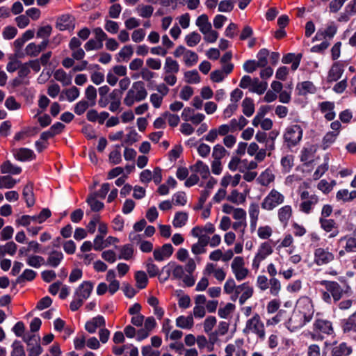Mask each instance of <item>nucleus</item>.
<instances>
[{
  "label": "nucleus",
  "mask_w": 356,
  "mask_h": 356,
  "mask_svg": "<svg viewBox=\"0 0 356 356\" xmlns=\"http://www.w3.org/2000/svg\"><path fill=\"white\" fill-rule=\"evenodd\" d=\"M202 37L196 31H193L185 37V42L189 47H193L196 46L201 41Z\"/></svg>",
  "instance_id": "obj_54"
},
{
  "label": "nucleus",
  "mask_w": 356,
  "mask_h": 356,
  "mask_svg": "<svg viewBox=\"0 0 356 356\" xmlns=\"http://www.w3.org/2000/svg\"><path fill=\"white\" fill-rule=\"evenodd\" d=\"M17 250V245L13 241H10L3 245H0V258L6 254L14 255Z\"/></svg>",
  "instance_id": "obj_51"
},
{
  "label": "nucleus",
  "mask_w": 356,
  "mask_h": 356,
  "mask_svg": "<svg viewBox=\"0 0 356 356\" xmlns=\"http://www.w3.org/2000/svg\"><path fill=\"white\" fill-rule=\"evenodd\" d=\"M324 163L320 165L313 174V179L314 180L319 179L328 170L329 168V157L326 155L324 158Z\"/></svg>",
  "instance_id": "obj_50"
},
{
  "label": "nucleus",
  "mask_w": 356,
  "mask_h": 356,
  "mask_svg": "<svg viewBox=\"0 0 356 356\" xmlns=\"http://www.w3.org/2000/svg\"><path fill=\"white\" fill-rule=\"evenodd\" d=\"M147 96V92L143 81H138L134 82L131 88L127 91L124 99V103L127 106H131L135 102H139Z\"/></svg>",
  "instance_id": "obj_2"
},
{
  "label": "nucleus",
  "mask_w": 356,
  "mask_h": 356,
  "mask_svg": "<svg viewBox=\"0 0 356 356\" xmlns=\"http://www.w3.org/2000/svg\"><path fill=\"white\" fill-rule=\"evenodd\" d=\"M174 252V248L170 243H165L161 247L155 248L153 251V256L156 261H162L169 258Z\"/></svg>",
  "instance_id": "obj_16"
},
{
  "label": "nucleus",
  "mask_w": 356,
  "mask_h": 356,
  "mask_svg": "<svg viewBox=\"0 0 356 356\" xmlns=\"http://www.w3.org/2000/svg\"><path fill=\"white\" fill-rule=\"evenodd\" d=\"M80 95V90L76 86H72L61 91L59 96L60 101L67 100L69 102L75 101Z\"/></svg>",
  "instance_id": "obj_20"
},
{
  "label": "nucleus",
  "mask_w": 356,
  "mask_h": 356,
  "mask_svg": "<svg viewBox=\"0 0 356 356\" xmlns=\"http://www.w3.org/2000/svg\"><path fill=\"white\" fill-rule=\"evenodd\" d=\"M342 328L344 332L356 331V311L346 320Z\"/></svg>",
  "instance_id": "obj_52"
},
{
  "label": "nucleus",
  "mask_w": 356,
  "mask_h": 356,
  "mask_svg": "<svg viewBox=\"0 0 356 356\" xmlns=\"http://www.w3.org/2000/svg\"><path fill=\"white\" fill-rule=\"evenodd\" d=\"M22 169L20 167L14 165L9 161H6L1 165V172L3 174H13L18 175L21 172Z\"/></svg>",
  "instance_id": "obj_41"
},
{
  "label": "nucleus",
  "mask_w": 356,
  "mask_h": 356,
  "mask_svg": "<svg viewBox=\"0 0 356 356\" xmlns=\"http://www.w3.org/2000/svg\"><path fill=\"white\" fill-rule=\"evenodd\" d=\"M248 212L250 218V227L252 231H253L257 227V224L260 213L259 205L256 203L250 204Z\"/></svg>",
  "instance_id": "obj_26"
},
{
  "label": "nucleus",
  "mask_w": 356,
  "mask_h": 356,
  "mask_svg": "<svg viewBox=\"0 0 356 356\" xmlns=\"http://www.w3.org/2000/svg\"><path fill=\"white\" fill-rule=\"evenodd\" d=\"M195 24L202 33H207L212 28V25L206 14L200 15L196 19Z\"/></svg>",
  "instance_id": "obj_28"
},
{
  "label": "nucleus",
  "mask_w": 356,
  "mask_h": 356,
  "mask_svg": "<svg viewBox=\"0 0 356 356\" xmlns=\"http://www.w3.org/2000/svg\"><path fill=\"white\" fill-rule=\"evenodd\" d=\"M14 155L20 161L32 160L35 157L33 151L28 148H19L16 150Z\"/></svg>",
  "instance_id": "obj_30"
},
{
  "label": "nucleus",
  "mask_w": 356,
  "mask_h": 356,
  "mask_svg": "<svg viewBox=\"0 0 356 356\" xmlns=\"http://www.w3.org/2000/svg\"><path fill=\"white\" fill-rule=\"evenodd\" d=\"M284 200V195L277 190L273 188L262 200L261 207L264 210L273 211L283 204Z\"/></svg>",
  "instance_id": "obj_5"
},
{
  "label": "nucleus",
  "mask_w": 356,
  "mask_h": 356,
  "mask_svg": "<svg viewBox=\"0 0 356 356\" xmlns=\"http://www.w3.org/2000/svg\"><path fill=\"white\" fill-rule=\"evenodd\" d=\"M227 153V152L225 147L221 145L218 144L213 147L212 157L213 158V160L220 161L225 156Z\"/></svg>",
  "instance_id": "obj_62"
},
{
  "label": "nucleus",
  "mask_w": 356,
  "mask_h": 356,
  "mask_svg": "<svg viewBox=\"0 0 356 356\" xmlns=\"http://www.w3.org/2000/svg\"><path fill=\"white\" fill-rule=\"evenodd\" d=\"M337 31V27L335 25H329L325 30H318L313 40L314 41L315 40H322L327 38L331 39L334 36Z\"/></svg>",
  "instance_id": "obj_25"
},
{
  "label": "nucleus",
  "mask_w": 356,
  "mask_h": 356,
  "mask_svg": "<svg viewBox=\"0 0 356 356\" xmlns=\"http://www.w3.org/2000/svg\"><path fill=\"white\" fill-rule=\"evenodd\" d=\"M93 290V284L90 281L83 282L76 289L74 295V300L70 305L72 311L78 310L87 300Z\"/></svg>",
  "instance_id": "obj_1"
},
{
  "label": "nucleus",
  "mask_w": 356,
  "mask_h": 356,
  "mask_svg": "<svg viewBox=\"0 0 356 356\" xmlns=\"http://www.w3.org/2000/svg\"><path fill=\"white\" fill-rule=\"evenodd\" d=\"M351 353L352 348L346 343H341L332 348L331 355L332 356H348Z\"/></svg>",
  "instance_id": "obj_32"
},
{
  "label": "nucleus",
  "mask_w": 356,
  "mask_h": 356,
  "mask_svg": "<svg viewBox=\"0 0 356 356\" xmlns=\"http://www.w3.org/2000/svg\"><path fill=\"white\" fill-rule=\"evenodd\" d=\"M301 203L300 204V211L304 213L309 214L312 211L314 207L319 201L318 197L315 194H310L307 191H303L300 193Z\"/></svg>",
  "instance_id": "obj_9"
},
{
  "label": "nucleus",
  "mask_w": 356,
  "mask_h": 356,
  "mask_svg": "<svg viewBox=\"0 0 356 356\" xmlns=\"http://www.w3.org/2000/svg\"><path fill=\"white\" fill-rule=\"evenodd\" d=\"M308 322L309 321H306L302 315L294 312L287 321L286 326L291 332H295Z\"/></svg>",
  "instance_id": "obj_15"
},
{
  "label": "nucleus",
  "mask_w": 356,
  "mask_h": 356,
  "mask_svg": "<svg viewBox=\"0 0 356 356\" xmlns=\"http://www.w3.org/2000/svg\"><path fill=\"white\" fill-rule=\"evenodd\" d=\"M270 293L273 296H278L281 290L280 282L275 277H271L269 280Z\"/></svg>",
  "instance_id": "obj_63"
},
{
  "label": "nucleus",
  "mask_w": 356,
  "mask_h": 356,
  "mask_svg": "<svg viewBox=\"0 0 356 356\" xmlns=\"http://www.w3.org/2000/svg\"><path fill=\"white\" fill-rule=\"evenodd\" d=\"M120 254L118 256L120 259L129 260L133 258L134 249L132 245L126 244L120 248Z\"/></svg>",
  "instance_id": "obj_40"
},
{
  "label": "nucleus",
  "mask_w": 356,
  "mask_h": 356,
  "mask_svg": "<svg viewBox=\"0 0 356 356\" xmlns=\"http://www.w3.org/2000/svg\"><path fill=\"white\" fill-rule=\"evenodd\" d=\"M23 196L29 207H32L35 203V199L33 196V185L28 184L25 186L23 190Z\"/></svg>",
  "instance_id": "obj_43"
},
{
  "label": "nucleus",
  "mask_w": 356,
  "mask_h": 356,
  "mask_svg": "<svg viewBox=\"0 0 356 356\" xmlns=\"http://www.w3.org/2000/svg\"><path fill=\"white\" fill-rule=\"evenodd\" d=\"M321 227L326 232L330 233L329 238H334L339 234L338 225L333 219H327L324 218H319Z\"/></svg>",
  "instance_id": "obj_14"
},
{
  "label": "nucleus",
  "mask_w": 356,
  "mask_h": 356,
  "mask_svg": "<svg viewBox=\"0 0 356 356\" xmlns=\"http://www.w3.org/2000/svg\"><path fill=\"white\" fill-rule=\"evenodd\" d=\"M26 262L31 267L39 268L45 264V259L42 256L31 254L27 257Z\"/></svg>",
  "instance_id": "obj_37"
},
{
  "label": "nucleus",
  "mask_w": 356,
  "mask_h": 356,
  "mask_svg": "<svg viewBox=\"0 0 356 356\" xmlns=\"http://www.w3.org/2000/svg\"><path fill=\"white\" fill-rule=\"evenodd\" d=\"M54 77L56 81L60 82L63 86H67L72 83V76L62 69L57 70L54 74Z\"/></svg>",
  "instance_id": "obj_35"
},
{
  "label": "nucleus",
  "mask_w": 356,
  "mask_h": 356,
  "mask_svg": "<svg viewBox=\"0 0 356 356\" xmlns=\"http://www.w3.org/2000/svg\"><path fill=\"white\" fill-rule=\"evenodd\" d=\"M147 272L150 277L159 275V267L154 263L152 258H148L145 262Z\"/></svg>",
  "instance_id": "obj_60"
},
{
  "label": "nucleus",
  "mask_w": 356,
  "mask_h": 356,
  "mask_svg": "<svg viewBox=\"0 0 356 356\" xmlns=\"http://www.w3.org/2000/svg\"><path fill=\"white\" fill-rule=\"evenodd\" d=\"M242 289L243 292L238 299L241 305H243L248 299L252 296L254 291L253 288L247 282H245V286L242 287Z\"/></svg>",
  "instance_id": "obj_57"
},
{
  "label": "nucleus",
  "mask_w": 356,
  "mask_h": 356,
  "mask_svg": "<svg viewBox=\"0 0 356 356\" xmlns=\"http://www.w3.org/2000/svg\"><path fill=\"white\" fill-rule=\"evenodd\" d=\"M268 88V83L266 81H260L258 78H254L252 87L249 88L251 92L258 95H262L265 92Z\"/></svg>",
  "instance_id": "obj_34"
},
{
  "label": "nucleus",
  "mask_w": 356,
  "mask_h": 356,
  "mask_svg": "<svg viewBox=\"0 0 356 356\" xmlns=\"http://www.w3.org/2000/svg\"><path fill=\"white\" fill-rule=\"evenodd\" d=\"M334 260V254L329 249L318 248L314 252V262L317 266L327 265Z\"/></svg>",
  "instance_id": "obj_11"
},
{
  "label": "nucleus",
  "mask_w": 356,
  "mask_h": 356,
  "mask_svg": "<svg viewBox=\"0 0 356 356\" xmlns=\"http://www.w3.org/2000/svg\"><path fill=\"white\" fill-rule=\"evenodd\" d=\"M64 255L61 251L52 250L48 254L45 264L52 268L58 267L63 260Z\"/></svg>",
  "instance_id": "obj_21"
},
{
  "label": "nucleus",
  "mask_w": 356,
  "mask_h": 356,
  "mask_svg": "<svg viewBox=\"0 0 356 356\" xmlns=\"http://www.w3.org/2000/svg\"><path fill=\"white\" fill-rule=\"evenodd\" d=\"M343 72V66L339 63H334L329 70L327 77V81H337L341 77Z\"/></svg>",
  "instance_id": "obj_24"
},
{
  "label": "nucleus",
  "mask_w": 356,
  "mask_h": 356,
  "mask_svg": "<svg viewBox=\"0 0 356 356\" xmlns=\"http://www.w3.org/2000/svg\"><path fill=\"white\" fill-rule=\"evenodd\" d=\"M274 180L275 175L270 169L265 170L257 179V182L263 186H268Z\"/></svg>",
  "instance_id": "obj_29"
},
{
  "label": "nucleus",
  "mask_w": 356,
  "mask_h": 356,
  "mask_svg": "<svg viewBox=\"0 0 356 356\" xmlns=\"http://www.w3.org/2000/svg\"><path fill=\"white\" fill-rule=\"evenodd\" d=\"M198 56L197 54L191 50H188L184 57V62L188 67H192L197 63Z\"/></svg>",
  "instance_id": "obj_61"
},
{
  "label": "nucleus",
  "mask_w": 356,
  "mask_h": 356,
  "mask_svg": "<svg viewBox=\"0 0 356 356\" xmlns=\"http://www.w3.org/2000/svg\"><path fill=\"white\" fill-rule=\"evenodd\" d=\"M135 280L138 288L142 289L146 287L148 282V278L144 271H137L135 274Z\"/></svg>",
  "instance_id": "obj_58"
},
{
  "label": "nucleus",
  "mask_w": 356,
  "mask_h": 356,
  "mask_svg": "<svg viewBox=\"0 0 356 356\" xmlns=\"http://www.w3.org/2000/svg\"><path fill=\"white\" fill-rule=\"evenodd\" d=\"M339 242L345 241L344 249L346 252H356V238L351 236H345L341 237Z\"/></svg>",
  "instance_id": "obj_39"
},
{
  "label": "nucleus",
  "mask_w": 356,
  "mask_h": 356,
  "mask_svg": "<svg viewBox=\"0 0 356 356\" xmlns=\"http://www.w3.org/2000/svg\"><path fill=\"white\" fill-rule=\"evenodd\" d=\"M184 81L187 83L196 84L199 83L201 81V78L197 70L187 71L184 73Z\"/></svg>",
  "instance_id": "obj_53"
},
{
  "label": "nucleus",
  "mask_w": 356,
  "mask_h": 356,
  "mask_svg": "<svg viewBox=\"0 0 356 356\" xmlns=\"http://www.w3.org/2000/svg\"><path fill=\"white\" fill-rule=\"evenodd\" d=\"M293 210L290 205H284L280 207L277 211L279 220L284 225H286L292 217Z\"/></svg>",
  "instance_id": "obj_23"
},
{
  "label": "nucleus",
  "mask_w": 356,
  "mask_h": 356,
  "mask_svg": "<svg viewBox=\"0 0 356 356\" xmlns=\"http://www.w3.org/2000/svg\"><path fill=\"white\" fill-rule=\"evenodd\" d=\"M295 312L302 315L306 321H310L314 312L312 300L306 296L300 298L297 301Z\"/></svg>",
  "instance_id": "obj_10"
},
{
  "label": "nucleus",
  "mask_w": 356,
  "mask_h": 356,
  "mask_svg": "<svg viewBox=\"0 0 356 356\" xmlns=\"http://www.w3.org/2000/svg\"><path fill=\"white\" fill-rule=\"evenodd\" d=\"M242 111L247 117H250L254 112V104L250 97H245L242 102Z\"/></svg>",
  "instance_id": "obj_38"
},
{
  "label": "nucleus",
  "mask_w": 356,
  "mask_h": 356,
  "mask_svg": "<svg viewBox=\"0 0 356 356\" xmlns=\"http://www.w3.org/2000/svg\"><path fill=\"white\" fill-rule=\"evenodd\" d=\"M191 230L193 231L194 233L197 232V233L202 234H211L215 232L216 228L212 223L208 222L203 227L195 226Z\"/></svg>",
  "instance_id": "obj_59"
},
{
  "label": "nucleus",
  "mask_w": 356,
  "mask_h": 356,
  "mask_svg": "<svg viewBox=\"0 0 356 356\" xmlns=\"http://www.w3.org/2000/svg\"><path fill=\"white\" fill-rule=\"evenodd\" d=\"M106 325V321L102 316H97L87 321L85 325V329L89 333H95L97 328H102Z\"/></svg>",
  "instance_id": "obj_19"
},
{
  "label": "nucleus",
  "mask_w": 356,
  "mask_h": 356,
  "mask_svg": "<svg viewBox=\"0 0 356 356\" xmlns=\"http://www.w3.org/2000/svg\"><path fill=\"white\" fill-rule=\"evenodd\" d=\"M313 327L314 331L319 334L332 335L334 333L332 322L326 319H316Z\"/></svg>",
  "instance_id": "obj_12"
},
{
  "label": "nucleus",
  "mask_w": 356,
  "mask_h": 356,
  "mask_svg": "<svg viewBox=\"0 0 356 356\" xmlns=\"http://www.w3.org/2000/svg\"><path fill=\"white\" fill-rule=\"evenodd\" d=\"M97 196L93 194H90L86 200L87 203L90 207L92 211H99L104 208V204L97 200Z\"/></svg>",
  "instance_id": "obj_48"
},
{
  "label": "nucleus",
  "mask_w": 356,
  "mask_h": 356,
  "mask_svg": "<svg viewBox=\"0 0 356 356\" xmlns=\"http://www.w3.org/2000/svg\"><path fill=\"white\" fill-rule=\"evenodd\" d=\"M179 63L172 57H166L163 65V81L170 86L176 84L177 78L176 74L179 72Z\"/></svg>",
  "instance_id": "obj_4"
},
{
  "label": "nucleus",
  "mask_w": 356,
  "mask_h": 356,
  "mask_svg": "<svg viewBox=\"0 0 356 356\" xmlns=\"http://www.w3.org/2000/svg\"><path fill=\"white\" fill-rule=\"evenodd\" d=\"M326 290L330 293L334 302H338L343 296L344 291L336 282L324 281Z\"/></svg>",
  "instance_id": "obj_18"
},
{
  "label": "nucleus",
  "mask_w": 356,
  "mask_h": 356,
  "mask_svg": "<svg viewBox=\"0 0 356 356\" xmlns=\"http://www.w3.org/2000/svg\"><path fill=\"white\" fill-rule=\"evenodd\" d=\"M273 252V248L268 241L261 243L258 248L257 252L252 260V267L257 270L261 263Z\"/></svg>",
  "instance_id": "obj_8"
},
{
  "label": "nucleus",
  "mask_w": 356,
  "mask_h": 356,
  "mask_svg": "<svg viewBox=\"0 0 356 356\" xmlns=\"http://www.w3.org/2000/svg\"><path fill=\"white\" fill-rule=\"evenodd\" d=\"M337 132H330L328 131L323 138L322 139V143H321V147L323 149L325 150L328 147L332 145L337 138Z\"/></svg>",
  "instance_id": "obj_47"
},
{
  "label": "nucleus",
  "mask_w": 356,
  "mask_h": 356,
  "mask_svg": "<svg viewBox=\"0 0 356 356\" xmlns=\"http://www.w3.org/2000/svg\"><path fill=\"white\" fill-rule=\"evenodd\" d=\"M74 18L69 15L64 14L57 18L56 27L59 31L73 30L74 28Z\"/></svg>",
  "instance_id": "obj_17"
},
{
  "label": "nucleus",
  "mask_w": 356,
  "mask_h": 356,
  "mask_svg": "<svg viewBox=\"0 0 356 356\" xmlns=\"http://www.w3.org/2000/svg\"><path fill=\"white\" fill-rule=\"evenodd\" d=\"M36 272L31 269H25L23 273L17 278V283L21 284L26 281L31 282L36 277Z\"/></svg>",
  "instance_id": "obj_49"
},
{
  "label": "nucleus",
  "mask_w": 356,
  "mask_h": 356,
  "mask_svg": "<svg viewBox=\"0 0 356 356\" xmlns=\"http://www.w3.org/2000/svg\"><path fill=\"white\" fill-rule=\"evenodd\" d=\"M138 15L143 18H149L154 12V8L150 5H138L136 8Z\"/></svg>",
  "instance_id": "obj_56"
},
{
  "label": "nucleus",
  "mask_w": 356,
  "mask_h": 356,
  "mask_svg": "<svg viewBox=\"0 0 356 356\" xmlns=\"http://www.w3.org/2000/svg\"><path fill=\"white\" fill-rule=\"evenodd\" d=\"M241 179V176L239 174H236L234 176L227 174L222 178L220 185L223 188H227L229 185L235 187L239 184Z\"/></svg>",
  "instance_id": "obj_31"
},
{
  "label": "nucleus",
  "mask_w": 356,
  "mask_h": 356,
  "mask_svg": "<svg viewBox=\"0 0 356 356\" xmlns=\"http://www.w3.org/2000/svg\"><path fill=\"white\" fill-rule=\"evenodd\" d=\"M303 130L298 124L289 126L284 132V139L289 147L295 146L302 138Z\"/></svg>",
  "instance_id": "obj_7"
},
{
  "label": "nucleus",
  "mask_w": 356,
  "mask_h": 356,
  "mask_svg": "<svg viewBox=\"0 0 356 356\" xmlns=\"http://www.w3.org/2000/svg\"><path fill=\"white\" fill-rule=\"evenodd\" d=\"M190 168L191 170L194 172L195 174L199 173L201 177L204 179L209 177L210 171L209 166L200 160L197 161V162L194 165H191Z\"/></svg>",
  "instance_id": "obj_22"
},
{
  "label": "nucleus",
  "mask_w": 356,
  "mask_h": 356,
  "mask_svg": "<svg viewBox=\"0 0 356 356\" xmlns=\"http://www.w3.org/2000/svg\"><path fill=\"white\" fill-rule=\"evenodd\" d=\"M227 200L236 204H241L245 202V196L237 190H233L226 197Z\"/></svg>",
  "instance_id": "obj_46"
},
{
  "label": "nucleus",
  "mask_w": 356,
  "mask_h": 356,
  "mask_svg": "<svg viewBox=\"0 0 356 356\" xmlns=\"http://www.w3.org/2000/svg\"><path fill=\"white\" fill-rule=\"evenodd\" d=\"M243 332L245 335L254 334L261 340L265 339V326L259 314H254L246 321Z\"/></svg>",
  "instance_id": "obj_3"
},
{
  "label": "nucleus",
  "mask_w": 356,
  "mask_h": 356,
  "mask_svg": "<svg viewBox=\"0 0 356 356\" xmlns=\"http://www.w3.org/2000/svg\"><path fill=\"white\" fill-rule=\"evenodd\" d=\"M188 214L184 211L177 212L172 221V225L176 228L182 227L188 221Z\"/></svg>",
  "instance_id": "obj_44"
},
{
  "label": "nucleus",
  "mask_w": 356,
  "mask_h": 356,
  "mask_svg": "<svg viewBox=\"0 0 356 356\" xmlns=\"http://www.w3.org/2000/svg\"><path fill=\"white\" fill-rule=\"evenodd\" d=\"M97 90L93 86H88L85 90V97L86 101L90 104L91 106L96 104Z\"/></svg>",
  "instance_id": "obj_55"
},
{
  "label": "nucleus",
  "mask_w": 356,
  "mask_h": 356,
  "mask_svg": "<svg viewBox=\"0 0 356 356\" xmlns=\"http://www.w3.org/2000/svg\"><path fill=\"white\" fill-rule=\"evenodd\" d=\"M194 324L192 315L180 316L176 319V325L182 329H191Z\"/></svg>",
  "instance_id": "obj_36"
},
{
  "label": "nucleus",
  "mask_w": 356,
  "mask_h": 356,
  "mask_svg": "<svg viewBox=\"0 0 356 356\" xmlns=\"http://www.w3.org/2000/svg\"><path fill=\"white\" fill-rule=\"evenodd\" d=\"M231 270L236 280L238 282L245 280L250 270L245 267V260L242 257H236L231 264Z\"/></svg>",
  "instance_id": "obj_6"
},
{
  "label": "nucleus",
  "mask_w": 356,
  "mask_h": 356,
  "mask_svg": "<svg viewBox=\"0 0 356 356\" xmlns=\"http://www.w3.org/2000/svg\"><path fill=\"white\" fill-rule=\"evenodd\" d=\"M248 122V120L243 115H241L238 119L233 118L229 123L231 132L233 133L242 130L247 125Z\"/></svg>",
  "instance_id": "obj_33"
},
{
  "label": "nucleus",
  "mask_w": 356,
  "mask_h": 356,
  "mask_svg": "<svg viewBox=\"0 0 356 356\" xmlns=\"http://www.w3.org/2000/svg\"><path fill=\"white\" fill-rule=\"evenodd\" d=\"M182 120L185 122H191L194 125L201 124L205 119V115L203 113H195V111L190 108H184L181 113Z\"/></svg>",
  "instance_id": "obj_13"
},
{
  "label": "nucleus",
  "mask_w": 356,
  "mask_h": 356,
  "mask_svg": "<svg viewBox=\"0 0 356 356\" xmlns=\"http://www.w3.org/2000/svg\"><path fill=\"white\" fill-rule=\"evenodd\" d=\"M11 356H26L23 346L19 341H15L12 344Z\"/></svg>",
  "instance_id": "obj_64"
},
{
  "label": "nucleus",
  "mask_w": 356,
  "mask_h": 356,
  "mask_svg": "<svg viewBox=\"0 0 356 356\" xmlns=\"http://www.w3.org/2000/svg\"><path fill=\"white\" fill-rule=\"evenodd\" d=\"M38 132L37 128L35 127H26L21 131L17 133L15 135L14 139L15 140H22L26 138L31 137L36 134Z\"/></svg>",
  "instance_id": "obj_45"
},
{
  "label": "nucleus",
  "mask_w": 356,
  "mask_h": 356,
  "mask_svg": "<svg viewBox=\"0 0 356 356\" xmlns=\"http://www.w3.org/2000/svg\"><path fill=\"white\" fill-rule=\"evenodd\" d=\"M321 111L324 113L325 118L330 121L335 118L334 112V104L330 102H323L319 104Z\"/></svg>",
  "instance_id": "obj_27"
},
{
  "label": "nucleus",
  "mask_w": 356,
  "mask_h": 356,
  "mask_svg": "<svg viewBox=\"0 0 356 356\" xmlns=\"http://www.w3.org/2000/svg\"><path fill=\"white\" fill-rule=\"evenodd\" d=\"M336 198L345 202L353 201L356 198V191L349 192L347 189L340 190L337 193Z\"/></svg>",
  "instance_id": "obj_42"
}]
</instances>
